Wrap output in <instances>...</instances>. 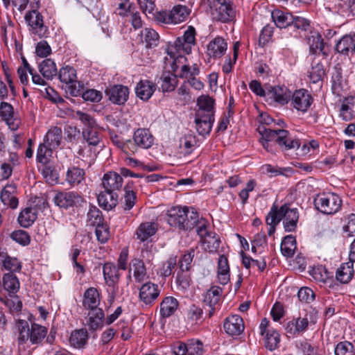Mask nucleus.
<instances>
[{"instance_id": "1", "label": "nucleus", "mask_w": 355, "mask_h": 355, "mask_svg": "<svg viewBox=\"0 0 355 355\" xmlns=\"http://www.w3.org/2000/svg\"><path fill=\"white\" fill-rule=\"evenodd\" d=\"M196 44V30L193 26L184 31L182 37H178L173 43L169 42L165 49L167 55L164 58V67L173 72L181 69L180 76L185 78L183 85L179 89H202L203 83L197 79L194 75L198 73L196 68H191L185 64L187 60L184 54H189L192 47Z\"/></svg>"}, {"instance_id": "2", "label": "nucleus", "mask_w": 355, "mask_h": 355, "mask_svg": "<svg viewBox=\"0 0 355 355\" xmlns=\"http://www.w3.org/2000/svg\"><path fill=\"white\" fill-rule=\"evenodd\" d=\"M259 125L257 132L260 135L259 141L268 152L275 153V144L283 150L297 149L301 144L299 139L291 136L290 132L284 129L272 130L265 125H270L273 119L268 114H261L259 117Z\"/></svg>"}, {"instance_id": "3", "label": "nucleus", "mask_w": 355, "mask_h": 355, "mask_svg": "<svg viewBox=\"0 0 355 355\" xmlns=\"http://www.w3.org/2000/svg\"><path fill=\"white\" fill-rule=\"evenodd\" d=\"M259 96H263L270 103L275 102L285 105L293 97V107L299 111L306 112L312 103V97L307 90H253Z\"/></svg>"}, {"instance_id": "4", "label": "nucleus", "mask_w": 355, "mask_h": 355, "mask_svg": "<svg viewBox=\"0 0 355 355\" xmlns=\"http://www.w3.org/2000/svg\"><path fill=\"white\" fill-rule=\"evenodd\" d=\"M17 334V345L19 352H26L25 355L31 354L28 342L32 345H39L46 336L48 329L37 323H33L29 327L28 322L25 320L19 319L16 321Z\"/></svg>"}, {"instance_id": "5", "label": "nucleus", "mask_w": 355, "mask_h": 355, "mask_svg": "<svg viewBox=\"0 0 355 355\" xmlns=\"http://www.w3.org/2000/svg\"><path fill=\"white\" fill-rule=\"evenodd\" d=\"M167 223L173 227L182 230H190L198 226L200 221L198 212L187 207H173L167 211L166 216Z\"/></svg>"}, {"instance_id": "6", "label": "nucleus", "mask_w": 355, "mask_h": 355, "mask_svg": "<svg viewBox=\"0 0 355 355\" xmlns=\"http://www.w3.org/2000/svg\"><path fill=\"white\" fill-rule=\"evenodd\" d=\"M298 220L297 209L287 205H282L279 209L272 206L266 219L267 224H278L282 220L284 230L288 232L296 230Z\"/></svg>"}, {"instance_id": "7", "label": "nucleus", "mask_w": 355, "mask_h": 355, "mask_svg": "<svg viewBox=\"0 0 355 355\" xmlns=\"http://www.w3.org/2000/svg\"><path fill=\"white\" fill-rule=\"evenodd\" d=\"M191 9L187 6L176 5L171 10H161L155 14V20L160 24H178L185 21L189 15Z\"/></svg>"}, {"instance_id": "8", "label": "nucleus", "mask_w": 355, "mask_h": 355, "mask_svg": "<svg viewBox=\"0 0 355 355\" xmlns=\"http://www.w3.org/2000/svg\"><path fill=\"white\" fill-rule=\"evenodd\" d=\"M315 208L324 214L338 212L342 205L340 197L334 193L319 195L314 200Z\"/></svg>"}, {"instance_id": "9", "label": "nucleus", "mask_w": 355, "mask_h": 355, "mask_svg": "<svg viewBox=\"0 0 355 355\" xmlns=\"http://www.w3.org/2000/svg\"><path fill=\"white\" fill-rule=\"evenodd\" d=\"M208 222L200 219L196 227V232L201 239L203 248L209 252H215L219 248L220 239L214 232L207 230Z\"/></svg>"}, {"instance_id": "10", "label": "nucleus", "mask_w": 355, "mask_h": 355, "mask_svg": "<svg viewBox=\"0 0 355 355\" xmlns=\"http://www.w3.org/2000/svg\"><path fill=\"white\" fill-rule=\"evenodd\" d=\"M209 8L214 19L227 22L234 19L235 12L232 8V3L209 2Z\"/></svg>"}, {"instance_id": "11", "label": "nucleus", "mask_w": 355, "mask_h": 355, "mask_svg": "<svg viewBox=\"0 0 355 355\" xmlns=\"http://www.w3.org/2000/svg\"><path fill=\"white\" fill-rule=\"evenodd\" d=\"M38 7V2H36V6H31L33 10L27 12L25 15V20L31 27V31L33 34L39 35L40 37L44 36L47 31V28L44 24L43 17L35 8Z\"/></svg>"}, {"instance_id": "12", "label": "nucleus", "mask_w": 355, "mask_h": 355, "mask_svg": "<svg viewBox=\"0 0 355 355\" xmlns=\"http://www.w3.org/2000/svg\"><path fill=\"white\" fill-rule=\"evenodd\" d=\"M173 351L175 355H202L204 352L202 343L198 340H190L187 343L178 342Z\"/></svg>"}, {"instance_id": "13", "label": "nucleus", "mask_w": 355, "mask_h": 355, "mask_svg": "<svg viewBox=\"0 0 355 355\" xmlns=\"http://www.w3.org/2000/svg\"><path fill=\"white\" fill-rule=\"evenodd\" d=\"M160 291L157 284L148 282L141 286L139 293V300L145 305L152 306L158 298Z\"/></svg>"}, {"instance_id": "14", "label": "nucleus", "mask_w": 355, "mask_h": 355, "mask_svg": "<svg viewBox=\"0 0 355 355\" xmlns=\"http://www.w3.org/2000/svg\"><path fill=\"white\" fill-rule=\"evenodd\" d=\"M197 106L196 114L200 117H214L215 114V101L207 95H201L197 99Z\"/></svg>"}, {"instance_id": "15", "label": "nucleus", "mask_w": 355, "mask_h": 355, "mask_svg": "<svg viewBox=\"0 0 355 355\" xmlns=\"http://www.w3.org/2000/svg\"><path fill=\"white\" fill-rule=\"evenodd\" d=\"M225 331L230 336L240 335L245 326L243 318L239 315H232L225 319L223 323Z\"/></svg>"}, {"instance_id": "16", "label": "nucleus", "mask_w": 355, "mask_h": 355, "mask_svg": "<svg viewBox=\"0 0 355 355\" xmlns=\"http://www.w3.org/2000/svg\"><path fill=\"white\" fill-rule=\"evenodd\" d=\"M81 200L82 198L80 196L73 191L60 192L57 193L53 198L55 204L63 209L73 207Z\"/></svg>"}, {"instance_id": "17", "label": "nucleus", "mask_w": 355, "mask_h": 355, "mask_svg": "<svg viewBox=\"0 0 355 355\" xmlns=\"http://www.w3.org/2000/svg\"><path fill=\"white\" fill-rule=\"evenodd\" d=\"M123 178L119 173L110 171L104 174L102 184L105 191L116 193L123 186Z\"/></svg>"}, {"instance_id": "18", "label": "nucleus", "mask_w": 355, "mask_h": 355, "mask_svg": "<svg viewBox=\"0 0 355 355\" xmlns=\"http://www.w3.org/2000/svg\"><path fill=\"white\" fill-rule=\"evenodd\" d=\"M103 272L106 283L110 288H112V298H114L116 292V284L120 276L119 268L114 263H106L103 267Z\"/></svg>"}, {"instance_id": "19", "label": "nucleus", "mask_w": 355, "mask_h": 355, "mask_svg": "<svg viewBox=\"0 0 355 355\" xmlns=\"http://www.w3.org/2000/svg\"><path fill=\"white\" fill-rule=\"evenodd\" d=\"M133 145L137 147L148 149L154 144V137L147 128H138L133 135Z\"/></svg>"}, {"instance_id": "20", "label": "nucleus", "mask_w": 355, "mask_h": 355, "mask_svg": "<svg viewBox=\"0 0 355 355\" xmlns=\"http://www.w3.org/2000/svg\"><path fill=\"white\" fill-rule=\"evenodd\" d=\"M227 49V44L225 40L220 37H215L211 40L207 46V53L210 58L214 59L221 58Z\"/></svg>"}, {"instance_id": "21", "label": "nucleus", "mask_w": 355, "mask_h": 355, "mask_svg": "<svg viewBox=\"0 0 355 355\" xmlns=\"http://www.w3.org/2000/svg\"><path fill=\"white\" fill-rule=\"evenodd\" d=\"M100 301V295L98 290L96 288L90 287L84 293L83 306L89 311L101 309L98 307Z\"/></svg>"}, {"instance_id": "22", "label": "nucleus", "mask_w": 355, "mask_h": 355, "mask_svg": "<svg viewBox=\"0 0 355 355\" xmlns=\"http://www.w3.org/2000/svg\"><path fill=\"white\" fill-rule=\"evenodd\" d=\"M141 42L144 44L146 49H153L158 46L159 35L151 28H145L139 34Z\"/></svg>"}, {"instance_id": "23", "label": "nucleus", "mask_w": 355, "mask_h": 355, "mask_svg": "<svg viewBox=\"0 0 355 355\" xmlns=\"http://www.w3.org/2000/svg\"><path fill=\"white\" fill-rule=\"evenodd\" d=\"M104 320L105 314L103 309L89 311L85 325L88 327L89 330H98L103 327Z\"/></svg>"}, {"instance_id": "24", "label": "nucleus", "mask_w": 355, "mask_h": 355, "mask_svg": "<svg viewBox=\"0 0 355 355\" xmlns=\"http://www.w3.org/2000/svg\"><path fill=\"white\" fill-rule=\"evenodd\" d=\"M222 294V288L219 286H212L206 293L204 302L209 306V315L211 317L215 310V306L218 304Z\"/></svg>"}, {"instance_id": "25", "label": "nucleus", "mask_w": 355, "mask_h": 355, "mask_svg": "<svg viewBox=\"0 0 355 355\" xmlns=\"http://www.w3.org/2000/svg\"><path fill=\"white\" fill-rule=\"evenodd\" d=\"M340 116L345 121H349L355 117V97L345 98L340 110Z\"/></svg>"}, {"instance_id": "26", "label": "nucleus", "mask_w": 355, "mask_h": 355, "mask_svg": "<svg viewBox=\"0 0 355 355\" xmlns=\"http://www.w3.org/2000/svg\"><path fill=\"white\" fill-rule=\"evenodd\" d=\"M118 198L119 196L116 193H112L105 190L98 194V202L101 207L109 211L116 206Z\"/></svg>"}, {"instance_id": "27", "label": "nucleus", "mask_w": 355, "mask_h": 355, "mask_svg": "<svg viewBox=\"0 0 355 355\" xmlns=\"http://www.w3.org/2000/svg\"><path fill=\"white\" fill-rule=\"evenodd\" d=\"M16 187L14 184H7L1 191V200L4 205L12 209L18 206V199L15 196Z\"/></svg>"}, {"instance_id": "28", "label": "nucleus", "mask_w": 355, "mask_h": 355, "mask_svg": "<svg viewBox=\"0 0 355 355\" xmlns=\"http://www.w3.org/2000/svg\"><path fill=\"white\" fill-rule=\"evenodd\" d=\"M271 17L277 27L285 28L291 26L293 15L290 12L276 9L272 11Z\"/></svg>"}, {"instance_id": "29", "label": "nucleus", "mask_w": 355, "mask_h": 355, "mask_svg": "<svg viewBox=\"0 0 355 355\" xmlns=\"http://www.w3.org/2000/svg\"><path fill=\"white\" fill-rule=\"evenodd\" d=\"M59 79L65 84H73L78 83V87L83 89V84L77 81L76 70L70 66L62 67L59 71Z\"/></svg>"}, {"instance_id": "30", "label": "nucleus", "mask_w": 355, "mask_h": 355, "mask_svg": "<svg viewBox=\"0 0 355 355\" xmlns=\"http://www.w3.org/2000/svg\"><path fill=\"white\" fill-rule=\"evenodd\" d=\"M62 138V129L59 127L54 126L51 127L46 132L44 142L48 144L50 148L55 150L60 146Z\"/></svg>"}, {"instance_id": "31", "label": "nucleus", "mask_w": 355, "mask_h": 355, "mask_svg": "<svg viewBox=\"0 0 355 355\" xmlns=\"http://www.w3.org/2000/svg\"><path fill=\"white\" fill-rule=\"evenodd\" d=\"M218 279L223 285L227 284L230 279L228 260L223 254L219 257L218 261Z\"/></svg>"}, {"instance_id": "32", "label": "nucleus", "mask_w": 355, "mask_h": 355, "mask_svg": "<svg viewBox=\"0 0 355 355\" xmlns=\"http://www.w3.org/2000/svg\"><path fill=\"white\" fill-rule=\"evenodd\" d=\"M354 268L352 262L344 263L337 269L336 278L343 284L348 283L354 277Z\"/></svg>"}, {"instance_id": "33", "label": "nucleus", "mask_w": 355, "mask_h": 355, "mask_svg": "<svg viewBox=\"0 0 355 355\" xmlns=\"http://www.w3.org/2000/svg\"><path fill=\"white\" fill-rule=\"evenodd\" d=\"M178 307V302L173 297H166L160 303V315L163 318L172 315Z\"/></svg>"}, {"instance_id": "34", "label": "nucleus", "mask_w": 355, "mask_h": 355, "mask_svg": "<svg viewBox=\"0 0 355 355\" xmlns=\"http://www.w3.org/2000/svg\"><path fill=\"white\" fill-rule=\"evenodd\" d=\"M157 232V226L154 223L146 222L140 224L136 231L137 239L144 242L153 236Z\"/></svg>"}, {"instance_id": "35", "label": "nucleus", "mask_w": 355, "mask_h": 355, "mask_svg": "<svg viewBox=\"0 0 355 355\" xmlns=\"http://www.w3.org/2000/svg\"><path fill=\"white\" fill-rule=\"evenodd\" d=\"M87 340V331L85 329H80L71 332L69 337V343L74 348L80 349L85 347Z\"/></svg>"}, {"instance_id": "36", "label": "nucleus", "mask_w": 355, "mask_h": 355, "mask_svg": "<svg viewBox=\"0 0 355 355\" xmlns=\"http://www.w3.org/2000/svg\"><path fill=\"white\" fill-rule=\"evenodd\" d=\"M214 122V117L207 116L205 118L198 115H196L195 117L196 129L198 134L202 136L210 133Z\"/></svg>"}, {"instance_id": "37", "label": "nucleus", "mask_w": 355, "mask_h": 355, "mask_svg": "<svg viewBox=\"0 0 355 355\" xmlns=\"http://www.w3.org/2000/svg\"><path fill=\"white\" fill-rule=\"evenodd\" d=\"M85 173L83 168L77 166L69 167L66 174V181L71 186H76L85 180Z\"/></svg>"}, {"instance_id": "38", "label": "nucleus", "mask_w": 355, "mask_h": 355, "mask_svg": "<svg viewBox=\"0 0 355 355\" xmlns=\"http://www.w3.org/2000/svg\"><path fill=\"white\" fill-rule=\"evenodd\" d=\"M130 272L138 282H143L146 277V269L144 263L139 259H133L130 262Z\"/></svg>"}, {"instance_id": "39", "label": "nucleus", "mask_w": 355, "mask_h": 355, "mask_svg": "<svg viewBox=\"0 0 355 355\" xmlns=\"http://www.w3.org/2000/svg\"><path fill=\"white\" fill-rule=\"evenodd\" d=\"M36 218L37 214L35 209L27 207L20 212L18 216V222L21 226L24 227H28L32 225Z\"/></svg>"}, {"instance_id": "40", "label": "nucleus", "mask_w": 355, "mask_h": 355, "mask_svg": "<svg viewBox=\"0 0 355 355\" xmlns=\"http://www.w3.org/2000/svg\"><path fill=\"white\" fill-rule=\"evenodd\" d=\"M354 3L355 0H336L334 8L343 17H352L354 15L352 6Z\"/></svg>"}, {"instance_id": "41", "label": "nucleus", "mask_w": 355, "mask_h": 355, "mask_svg": "<svg viewBox=\"0 0 355 355\" xmlns=\"http://www.w3.org/2000/svg\"><path fill=\"white\" fill-rule=\"evenodd\" d=\"M3 288L9 294H15L19 289V282L16 275L12 273H6L3 277Z\"/></svg>"}, {"instance_id": "42", "label": "nucleus", "mask_w": 355, "mask_h": 355, "mask_svg": "<svg viewBox=\"0 0 355 355\" xmlns=\"http://www.w3.org/2000/svg\"><path fill=\"white\" fill-rule=\"evenodd\" d=\"M42 164L40 170L46 182L51 184H56L58 180V173L55 167L47 162Z\"/></svg>"}, {"instance_id": "43", "label": "nucleus", "mask_w": 355, "mask_h": 355, "mask_svg": "<svg viewBox=\"0 0 355 355\" xmlns=\"http://www.w3.org/2000/svg\"><path fill=\"white\" fill-rule=\"evenodd\" d=\"M39 69L42 76L46 79H52L57 74L55 63L51 59L43 60L39 66Z\"/></svg>"}, {"instance_id": "44", "label": "nucleus", "mask_w": 355, "mask_h": 355, "mask_svg": "<svg viewBox=\"0 0 355 355\" xmlns=\"http://www.w3.org/2000/svg\"><path fill=\"white\" fill-rule=\"evenodd\" d=\"M280 343V335L279 332L274 329H269L264 338V344L266 347L273 351L279 347Z\"/></svg>"}, {"instance_id": "45", "label": "nucleus", "mask_w": 355, "mask_h": 355, "mask_svg": "<svg viewBox=\"0 0 355 355\" xmlns=\"http://www.w3.org/2000/svg\"><path fill=\"white\" fill-rule=\"evenodd\" d=\"M71 117L73 119L79 120L85 126V129L96 128V126L95 119L89 114L81 110L72 111Z\"/></svg>"}, {"instance_id": "46", "label": "nucleus", "mask_w": 355, "mask_h": 355, "mask_svg": "<svg viewBox=\"0 0 355 355\" xmlns=\"http://www.w3.org/2000/svg\"><path fill=\"white\" fill-rule=\"evenodd\" d=\"M307 42L309 45L310 51L313 53H319L324 49V42L322 36L318 32H311L309 36Z\"/></svg>"}, {"instance_id": "47", "label": "nucleus", "mask_w": 355, "mask_h": 355, "mask_svg": "<svg viewBox=\"0 0 355 355\" xmlns=\"http://www.w3.org/2000/svg\"><path fill=\"white\" fill-rule=\"evenodd\" d=\"M296 249V240L292 235L286 236L281 243V252L284 257H291Z\"/></svg>"}, {"instance_id": "48", "label": "nucleus", "mask_w": 355, "mask_h": 355, "mask_svg": "<svg viewBox=\"0 0 355 355\" xmlns=\"http://www.w3.org/2000/svg\"><path fill=\"white\" fill-rule=\"evenodd\" d=\"M309 321L306 318H298L288 322L286 326L287 332L295 334L306 329Z\"/></svg>"}, {"instance_id": "49", "label": "nucleus", "mask_w": 355, "mask_h": 355, "mask_svg": "<svg viewBox=\"0 0 355 355\" xmlns=\"http://www.w3.org/2000/svg\"><path fill=\"white\" fill-rule=\"evenodd\" d=\"M178 78L176 75L168 71L164 72L160 76L157 84L162 89H175L178 87Z\"/></svg>"}, {"instance_id": "50", "label": "nucleus", "mask_w": 355, "mask_h": 355, "mask_svg": "<svg viewBox=\"0 0 355 355\" xmlns=\"http://www.w3.org/2000/svg\"><path fill=\"white\" fill-rule=\"evenodd\" d=\"M73 96L81 95L86 101L98 102L102 98V93L99 90H69Z\"/></svg>"}, {"instance_id": "51", "label": "nucleus", "mask_w": 355, "mask_h": 355, "mask_svg": "<svg viewBox=\"0 0 355 355\" xmlns=\"http://www.w3.org/2000/svg\"><path fill=\"white\" fill-rule=\"evenodd\" d=\"M309 78L311 83H318L322 80L325 74L323 65L316 61H313L311 69L309 71Z\"/></svg>"}, {"instance_id": "52", "label": "nucleus", "mask_w": 355, "mask_h": 355, "mask_svg": "<svg viewBox=\"0 0 355 355\" xmlns=\"http://www.w3.org/2000/svg\"><path fill=\"white\" fill-rule=\"evenodd\" d=\"M8 297H3L0 295V301L2 302L10 310L11 313L19 312L22 307V302L19 297L15 294H9Z\"/></svg>"}, {"instance_id": "53", "label": "nucleus", "mask_w": 355, "mask_h": 355, "mask_svg": "<svg viewBox=\"0 0 355 355\" xmlns=\"http://www.w3.org/2000/svg\"><path fill=\"white\" fill-rule=\"evenodd\" d=\"M354 35L343 36L336 44V51L343 54H347L349 51H353Z\"/></svg>"}, {"instance_id": "54", "label": "nucleus", "mask_w": 355, "mask_h": 355, "mask_svg": "<svg viewBox=\"0 0 355 355\" xmlns=\"http://www.w3.org/2000/svg\"><path fill=\"white\" fill-rule=\"evenodd\" d=\"M106 96L113 103L124 104L128 97V90H105Z\"/></svg>"}, {"instance_id": "55", "label": "nucleus", "mask_w": 355, "mask_h": 355, "mask_svg": "<svg viewBox=\"0 0 355 355\" xmlns=\"http://www.w3.org/2000/svg\"><path fill=\"white\" fill-rule=\"evenodd\" d=\"M261 168L263 172L269 174L270 177H276L280 175L290 176L293 173L291 168H279L270 164H265Z\"/></svg>"}, {"instance_id": "56", "label": "nucleus", "mask_w": 355, "mask_h": 355, "mask_svg": "<svg viewBox=\"0 0 355 355\" xmlns=\"http://www.w3.org/2000/svg\"><path fill=\"white\" fill-rule=\"evenodd\" d=\"M135 10L134 3L129 0H121L118 3L115 13L122 18L129 17Z\"/></svg>"}, {"instance_id": "57", "label": "nucleus", "mask_w": 355, "mask_h": 355, "mask_svg": "<svg viewBox=\"0 0 355 355\" xmlns=\"http://www.w3.org/2000/svg\"><path fill=\"white\" fill-rule=\"evenodd\" d=\"M0 116L10 127L14 123V110L12 106L6 102L0 104Z\"/></svg>"}, {"instance_id": "58", "label": "nucleus", "mask_w": 355, "mask_h": 355, "mask_svg": "<svg viewBox=\"0 0 355 355\" xmlns=\"http://www.w3.org/2000/svg\"><path fill=\"white\" fill-rule=\"evenodd\" d=\"M83 135L84 139L89 146H96L100 143L101 140V138L96 128L84 129L83 131Z\"/></svg>"}, {"instance_id": "59", "label": "nucleus", "mask_w": 355, "mask_h": 355, "mask_svg": "<svg viewBox=\"0 0 355 355\" xmlns=\"http://www.w3.org/2000/svg\"><path fill=\"white\" fill-rule=\"evenodd\" d=\"M101 211L95 206L90 207L87 212V222L90 225L96 226L103 223Z\"/></svg>"}, {"instance_id": "60", "label": "nucleus", "mask_w": 355, "mask_h": 355, "mask_svg": "<svg viewBox=\"0 0 355 355\" xmlns=\"http://www.w3.org/2000/svg\"><path fill=\"white\" fill-rule=\"evenodd\" d=\"M2 263L4 268L11 272L19 271L21 268V262L17 258L8 255L5 257Z\"/></svg>"}, {"instance_id": "61", "label": "nucleus", "mask_w": 355, "mask_h": 355, "mask_svg": "<svg viewBox=\"0 0 355 355\" xmlns=\"http://www.w3.org/2000/svg\"><path fill=\"white\" fill-rule=\"evenodd\" d=\"M335 355H353L354 346L348 341L340 342L334 349Z\"/></svg>"}, {"instance_id": "62", "label": "nucleus", "mask_w": 355, "mask_h": 355, "mask_svg": "<svg viewBox=\"0 0 355 355\" xmlns=\"http://www.w3.org/2000/svg\"><path fill=\"white\" fill-rule=\"evenodd\" d=\"M112 141L114 144H115L117 147L121 148L123 151L126 153H128V151H130L132 153H135L137 151L136 146L133 145L130 140H128L126 143L124 144L119 136L114 135L112 137Z\"/></svg>"}, {"instance_id": "63", "label": "nucleus", "mask_w": 355, "mask_h": 355, "mask_svg": "<svg viewBox=\"0 0 355 355\" xmlns=\"http://www.w3.org/2000/svg\"><path fill=\"white\" fill-rule=\"evenodd\" d=\"M53 148H50L49 145L45 142L40 144L37 152V159L40 163L47 162V157L51 156Z\"/></svg>"}, {"instance_id": "64", "label": "nucleus", "mask_w": 355, "mask_h": 355, "mask_svg": "<svg viewBox=\"0 0 355 355\" xmlns=\"http://www.w3.org/2000/svg\"><path fill=\"white\" fill-rule=\"evenodd\" d=\"M141 9L146 15H152L155 19V14L158 12L155 11V4L153 0H137Z\"/></svg>"}]
</instances>
